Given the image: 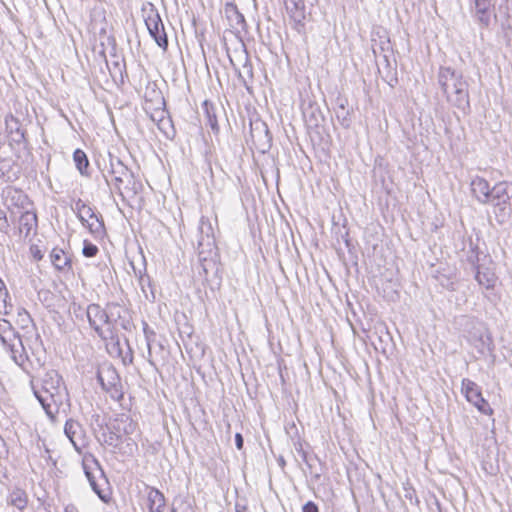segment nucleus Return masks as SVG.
I'll list each match as a JSON object with an SVG mask.
<instances>
[{
  "label": "nucleus",
  "instance_id": "nucleus-5",
  "mask_svg": "<svg viewBox=\"0 0 512 512\" xmlns=\"http://www.w3.org/2000/svg\"><path fill=\"white\" fill-rule=\"evenodd\" d=\"M86 315L91 328L101 339L113 338L112 328H108L109 316L106 308L103 309L99 304H89Z\"/></svg>",
  "mask_w": 512,
  "mask_h": 512
},
{
  "label": "nucleus",
  "instance_id": "nucleus-35",
  "mask_svg": "<svg viewBox=\"0 0 512 512\" xmlns=\"http://www.w3.org/2000/svg\"><path fill=\"white\" fill-rule=\"evenodd\" d=\"M346 104H347V101H345V102L341 101L338 104L337 108L335 109L336 117H337L338 121L340 122V124L344 128H348L351 124L350 113L346 107Z\"/></svg>",
  "mask_w": 512,
  "mask_h": 512
},
{
  "label": "nucleus",
  "instance_id": "nucleus-1",
  "mask_svg": "<svg viewBox=\"0 0 512 512\" xmlns=\"http://www.w3.org/2000/svg\"><path fill=\"white\" fill-rule=\"evenodd\" d=\"M438 83L450 104L463 112L469 109L468 84L461 73L451 67H440Z\"/></svg>",
  "mask_w": 512,
  "mask_h": 512
},
{
  "label": "nucleus",
  "instance_id": "nucleus-9",
  "mask_svg": "<svg viewBox=\"0 0 512 512\" xmlns=\"http://www.w3.org/2000/svg\"><path fill=\"white\" fill-rule=\"evenodd\" d=\"M2 199L4 205L13 213V209L26 210L31 205L27 194L16 187L7 186L2 190Z\"/></svg>",
  "mask_w": 512,
  "mask_h": 512
},
{
  "label": "nucleus",
  "instance_id": "nucleus-39",
  "mask_svg": "<svg viewBox=\"0 0 512 512\" xmlns=\"http://www.w3.org/2000/svg\"><path fill=\"white\" fill-rule=\"evenodd\" d=\"M475 279L479 285L489 289L494 286V275L489 272H481L480 268L476 269Z\"/></svg>",
  "mask_w": 512,
  "mask_h": 512
},
{
  "label": "nucleus",
  "instance_id": "nucleus-40",
  "mask_svg": "<svg viewBox=\"0 0 512 512\" xmlns=\"http://www.w3.org/2000/svg\"><path fill=\"white\" fill-rule=\"evenodd\" d=\"M103 437L104 443L108 446L117 447L122 442V438L111 430H108L107 433H103Z\"/></svg>",
  "mask_w": 512,
  "mask_h": 512
},
{
  "label": "nucleus",
  "instance_id": "nucleus-57",
  "mask_svg": "<svg viewBox=\"0 0 512 512\" xmlns=\"http://www.w3.org/2000/svg\"><path fill=\"white\" fill-rule=\"evenodd\" d=\"M159 99H160V104L164 105L165 104L164 98L160 96Z\"/></svg>",
  "mask_w": 512,
  "mask_h": 512
},
{
  "label": "nucleus",
  "instance_id": "nucleus-28",
  "mask_svg": "<svg viewBox=\"0 0 512 512\" xmlns=\"http://www.w3.org/2000/svg\"><path fill=\"white\" fill-rule=\"evenodd\" d=\"M107 315L109 316L108 328H114V324L118 323L120 318H125L128 310L118 303H108L106 306Z\"/></svg>",
  "mask_w": 512,
  "mask_h": 512
},
{
  "label": "nucleus",
  "instance_id": "nucleus-4",
  "mask_svg": "<svg viewBox=\"0 0 512 512\" xmlns=\"http://www.w3.org/2000/svg\"><path fill=\"white\" fill-rule=\"evenodd\" d=\"M97 379L102 387L112 399L120 401L124 397L121 379L117 370L111 364H105L99 367Z\"/></svg>",
  "mask_w": 512,
  "mask_h": 512
},
{
  "label": "nucleus",
  "instance_id": "nucleus-38",
  "mask_svg": "<svg viewBox=\"0 0 512 512\" xmlns=\"http://www.w3.org/2000/svg\"><path fill=\"white\" fill-rule=\"evenodd\" d=\"M119 418L124 436L132 435L137 429V423L127 414H121Z\"/></svg>",
  "mask_w": 512,
  "mask_h": 512
},
{
  "label": "nucleus",
  "instance_id": "nucleus-62",
  "mask_svg": "<svg viewBox=\"0 0 512 512\" xmlns=\"http://www.w3.org/2000/svg\"><path fill=\"white\" fill-rule=\"evenodd\" d=\"M406 497L412 498L411 493L406 494Z\"/></svg>",
  "mask_w": 512,
  "mask_h": 512
},
{
  "label": "nucleus",
  "instance_id": "nucleus-45",
  "mask_svg": "<svg viewBox=\"0 0 512 512\" xmlns=\"http://www.w3.org/2000/svg\"><path fill=\"white\" fill-rule=\"evenodd\" d=\"M116 325H119L124 330H130L133 324L129 316V313L125 314V318H120Z\"/></svg>",
  "mask_w": 512,
  "mask_h": 512
},
{
  "label": "nucleus",
  "instance_id": "nucleus-63",
  "mask_svg": "<svg viewBox=\"0 0 512 512\" xmlns=\"http://www.w3.org/2000/svg\"><path fill=\"white\" fill-rule=\"evenodd\" d=\"M172 512H176V510L173 508V509H172Z\"/></svg>",
  "mask_w": 512,
  "mask_h": 512
},
{
  "label": "nucleus",
  "instance_id": "nucleus-2",
  "mask_svg": "<svg viewBox=\"0 0 512 512\" xmlns=\"http://www.w3.org/2000/svg\"><path fill=\"white\" fill-rule=\"evenodd\" d=\"M109 166L106 167L107 173L112 177L111 181L115 189H117L122 199H125L124 192L122 191V185L127 184L125 189L127 193H131V196H135L138 192V187L133 180V174L128 167L116 156L111 153L108 154Z\"/></svg>",
  "mask_w": 512,
  "mask_h": 512
},
{
  "label": "nucleus",
  "instance_id": "nucleus-14",
  "mask_svg": "<svg viewBox=\"0 0 512 512\" xmlns=\"http://www.w3.org/2000/svg\"><path fill=\"white\" fill-rule=\"evenodd\" d=\"M250 135L256 146L262 147L263 151L271 146V135L266 123L261 120L250 122Z\"/></svg>",
  "mask_w": 512,
  "mask_h": 512
},
{
  "label": "nucleus",
  "instance_id": "nucleus-8",
  "mask_svg": "<svg viewBox=\"0 0 512 512\" xmlns=\"http://www.w3.org/2000/svg\"><path fill=\"white\" fill-rule=\"evenodd\" d=\"M292 28L305 33L306 6L304 0H282Z\"/></svg>",
  "mask_w": 512,
  "mask_h": 512
},
{
  "label": "nucleus",
  "instance_id": "nucleus-17",
  "mask_svg": "<svg viewBox=\"0 0 512 512\" xmlns=\"http://www.w3.org/2000/svg\"><path fill=\"white\" fill-rule=\"evenodd\" d=\"M302 113L308 127L316 128L324 122V115L315 102L309 101L304 104Z\"/></svg>",
  "mask_w": 512,
  "mask_h": 512
},
{
  "label": "nucleus",
  "instance_id": "nucleus-54",
  "mask_svg": "<svg viewBox=\"0 0 512 512\" xmlns=\"http://www.w3.org/2000/svg\"><path fill=\"white\" fill-rule=\"evenodd\" d=\"M244 69H246L249 74H252V66H251V64L245 63Z\"/></svg>",
  "mask_w": 512,
  "mask_h": 512
},
{
  "label": "nucleus",
  "instance_id": "nucleus-56",
  "mask_svg": "<svg viewBox=\"0 0 512 512\" xmlns=\"http://www.w3.org/2000/svg\"><path fill=\"white\" fill-rule=\"evenodd\" d=\"M65 512H75V507L74 506H67L65 508Z\"/></svg>",
  "mask_w": 512,
  "mask_h": 512
},
{
  "label": "nucleus",
  "instance_id": "nucleus-41",
  "mask_svg": "<svg viewBox=\"0 0 512 512\" xmlns=\"http://www.w3.org/2000/svg\"><path fill=\"white\" fill-rule=\"evenodd\" d=\"M8 299L10 300L8 290H7L6 286H5V283L0 278V302L3 304V308H4V313L5 314L9 313L7 311V307H8V301L7 300Z\"/></svg>",
  "mask_w": 512,
  "mask_h": 512
},
{
  "label": "nucleus",
  "instance_id": "nucleus-48",
  "mask_svg": "<svg viewBox=\"0 0 512 512\" xmlns=\"http://www.w3.org/2000/svg\"><path fill=\"white\" fill-rule=\"evenodd\" d=\"M30 252H31L34 260H36V261H40L43 258L42 251L40 250V248L37 245H32L30 247Z\"/></svg>",
  "mask_w": 512,
  "mask_h": 512
},
{
  "label": "nucleus",
  "instance_id": "nucleus-33",
  "mask_svg": "<svg viewBox=\"0 0 512 512\" xmlns=\"http://www.w3.org/2000/svg\"><path fill=\"white\" fill-rule=\"evenodd\" d=\"M84 469H85V474L89 480L90 486L92 487L93 491L98 495V497L104 503H108L111 499L110 493L101 489L99 484L97 483L94 475L90 471H88L86 467H84Z\"/></svg>",
  "mask_w": 512,
  "mask_h": 512
},
{
  "label": "nucleus",
  "instance_id": "nucleus-23",
  "mask_svg": "<svg viewBox=\"0 0 512 512\" xmlns=\"http://www.w3.org/2000/svg\"><path fill=\"white\" fill-rule=\"evenodd\" d=\"M225 15L233 29L239 30L244 29L246 22L243 14L238 10V7L234 3H226Z\"/></svg>",
  "mask_w": 512,
  "mask_h": 512
},
{
  "label": "nucleus",
  "instance_id": "nucleus-11",
  "mask_svg": "<svg viewBox=\"0 0 512 512\" xmlns=\"http://www.w3.org/2000/svg\"><path fill=\"white\" fill-rule=\"evenodd\" d=\"M470 14L481 29H488L492 19H497L495 4L470 5Z\"/></svg>",
  "mask_w": 512,
  "mask_h": 512
},
{
  "label": "nucleus",
  "instance_id": "nucleus-34",
  "mask_svg": "<svg viewBox=\"0 0 512 512\" xmlns=\"http://www.w3.org/2000/svg\"><path fill=\"white\" fill-rule=\"evenodd\" d=\"M17 335L19 334L13 329L9 321L0 319V341L2 344L11 341Z\"/></svg>",
  "mask_w": 512,
  "mask_h": 512
},
{
  "label": "nucleus",
  "instance_id": "nucleus-59",
  "mask_svg": "<svg viewBox=\"0 0 512 512\" xmlns=\"http://www.w3.org/2000/svg\"><path fill=\"white\" fill-rule=\"evenodd\" d=\"M103 175H104V177H105V179H106V183L109 185V184H110V182H109V180H108L107 176H106L105 174H103Z\"/></svg>",
  "mask_w": 512,
  "mask_h": 512
},
{
  "label": "nucleus",
  "instance_id": "nucleus-3",
  "mask_svg": "<svg viewBox=\"0 0 512 512\" xmlns=\"http://www.w3.org/2000/svg\"><path fill=\"white\" fill-rule=\"evenodd\" d=\"M142 11L144 12V21L150 36L160 48L166 50L168 47V37L158 10L154 4L147 2L143 5Z\"/></svg>",
  "mask_w": 512,
  "mask_h": 512
},
{
  "label": "nucleus",
  "instance_id": "nucleus-53",
  "mask_svg": "<svg viewBox=\"0 0 512 512\" xmlns=\"http://www.w3.org/2000/svg\"><path fill=\"white\" fill-rule=\"evenodd\" d=\"M96 465L98 466V469L101 473V478H103L104 482L107 484V480L105 479L104 472L101 470L99 463L95 460Z\"/></svg>",
  "mask_w": 512,
  "mask_h": 512
},
{
  "label": "nucleus",
  "instance_id": "nucleus-30",
  "mask_svg": "<svg viewBox=\"0 0 512 512\" xmlns=\"http://www.w3.org/2000/svg\"><path fill=\"white\" fill-rule=\"evenodd\" d=\"M465 253L466 261L476 270L479 268V256L480 250L477 244H475L472 239L468 240L467 246L465 245L463 248Z\"/></svg>",
  "mask_w": 512,
  "mask_h": 512
},
{
  "label": "nucleus",
  "instance_id": "nucleus-26",
  "mask_svg": "<svg viewBox=\"0 0 512 512\" xmlns=\"http://www.w3.org/2000/svg\"><path fill=\"white\" fill-rule=\"evenodd\" d=\"M7 503L22 511L27 507L28 495L25 490L15 488L9 493Z\"/></svg>",
  "mask_w": 512,
  "mask_h": 512
},
{
  "label": "nucleus",
  "instance_id": "nucleus-18",
  "mask_svg": "<svg viewBox=\"0 0 512 512\" xmlns=\"http://www.w3.org/2000/svg\"><path fill=\"white\" fill-rule=\"evenodd\" d=\"M472 195L481 204H489L491 187L486 179L475 176L470 182Z\"/></svg>",
  "mask_w": 512,
  "mask_h": 512
},
{
  "label": "nucleus",
  "instance_id": "nucleus-22",
  "mask_svg": "<svg viewBox=\"0 0 512 512\" xmlns=\"http://www.w3.org/2000/svg\"><path fill=\"white\" fill-rule=\"evenodd\" d=\"M10 352L11 358L14 362L22 366L27 356L24 354V346L20 335L13 337L11 341L3 344Z\"/></svg>",
  "mask_w": 512,
  "mask_h": 512
},
{
  "label": "nucleus",
  "instance_id": "nucleus-15",
  "mask_svg": "<svg viewBox=\"0 0 512 512\" xmlns=\"http://www.w3.org/2000/svg\"><path fill=\"white\" fill-rule=\"evenodd\" d=\"M5 126L10 138L11 145H14L15 143L18 145L28 144L26 131L22 128L20 121L12 114H9L5 117Z\"/></svg>",
  "mask_w": 512,
  "mask_h": 512
},
{
  "label": "nucleus",
  "instance_id": "nucleus-46",
  "mask_svg": "<svg viewBox=\"0 0 512 512\" xmlns=\"http://www.w3.org/2000/svg\"><path fill=\"white\" fill-rule=\"evenodd\" d=\"M108 430H111L112 432H114L115 434H118L121 438H123L124 434L122 433L121 421H120L119 416L115 419L112 426L108 427Z\"/></svg>",
  "mask_w": 512,
  "mask_h": 512
},
{
  "label": "nucleus",
  "instance_id": "nucleus-32",
  "mask_svg": "<svg viewBox=\"0 0 512 512\" xmlns=\"http://www.w3.org/2000/svg\"><path fill=\"white\" fill-rule=\"evenodd\" d=\"M143 333H144V336H145V340H146V343H147V350H148V357H147V360H148V363L156 368V362L153 358V353H152V343L155 341V337H156V334L155 332L149 327V325L147 323H144V326H143Z\"/></svg>",
  "mask_w": 512,
  "mask_h": 512
},
{
  "label": "nucleus",
  "instance_id": "nucleus-52",
  "mask_svg": "<svg viewBox=\"0 0 512 512\" xmlns=\"http://www.w3.org/2000/svg\"><path fill=\"white\" fill-rule=\"evenodd\" d=\"M320 478H321V474L320 473H315V474L312 475L311 480L313 482H318L320 480Z\"/></svg>",
  "mask_w": 512,
  "mask_h": 512
},
{
  "label": "nucleus",
  "instance_id": "nucleus-20",
  "mask_svg": "<svg viewBox=\"0 0 512 512\" xmlns=\"http://www.w3.org/2000/svg\"><path fill=\"white\" fill-rule=\"evenodd\" d=\"M135 275L138 277V282L140 285V288L146 298V300L150 302H154L156 300V291H155V285L153 284L150 276L146 274V268H144V271L142 270H136L135 267L132 265Z\"/></svg>",
  "mask_w": 512,
  "mask_h": 512
},
{
  "label": "nucleus",
  "instance_id": "nucleus-12",
  "mask_svg": "<svg viewBox=\"0 0 512 512\" xmlns=\"http://www.w3.org/2000/svg\"><path fill=\"white\" fill-rule=\"evenodd\" d=\"M32 388H33V393L35 396H37L39 394L50 393V392L51 393L60 392V390L67 391L66 387L63 383V379H62L61 375L55 370H51V371H48L45 373V375L42 379V384H41L40 389L36 388L35 385H33Z\"/></svg>",
  "mask_w": 512,
  "mask_h": 512
},
{
  "label": "nucleus",
  "instance_id": "nucleus-43",
  "mask_svg": "<svg viewBox=\"0 0 512 512\" xmlns=\"http://www.w3.org/2000/svg\"><path fill=\"white\" fill-rule=\"evenodd\" d=\"M301 458H302V461L306 464V466L311 470L312 469V460L315 459V460H318V457L315 455L313 457H309L307 452H305L303 449H302V445L300 444L299 445V448H297Z\"/></svg>",
  "mask_w": 512,
  "mask_h": 512
},
{
  "label": "nucleus",
  "instance_id": "nucleus-13",
  "mask_svg": "<svg viewBox=\"0 0 512 512\" xmlns=\"http://www.w3.org/2000/svg\"><path fill=\"white\" fill-rule=\"evenodd\" d=\"M64 433L75 450L80 453L86 446V436L82 425L77 420L69 418L65 422Z\"/></svg>",
  "mask_w": 512,
  "mask_h": 512
},
{
  "label": "nucleus",
  "instance_id": "nucleus-29",
  "mask_svg": "<svg viewBox=\"0 0 512 512\" xmlns=\"http://www.w3.org/2000/svg\"><path fill=\"white\" fill-rule=\"evenodd\" d=\"M86 218L88 219V221H84L83 225L86 226L93 235L97 237L103 236L105 233V226L102 217L98 216L93 211V215Z\"/></svg>",
  "mask_w": 512,
  "mask_h": 512
},
{
  "label": "nucleus",
  "instance_id": "nucleus-51",
  "mask_svg": "<svg viewBox=\"0 0 512 512\" xmlns=\"http://www.w3.org/2000/svg\"><path fill=\"white\" fill-rule=\"evenodd\" d=\"M494 2L493 0H471L470 5H480V4H489Z\"/></svg>",
  "mask_w": 512,
  "mask_h": 512
},
{
  "label": "nucleus",
  "instance_id": "nucleus-47",
  "mask_svg": "<svg viewBox=\"0 0 512 512\" xmlns=\"http://www.w3.org/2000/svg\"><path fill=\"white\" fill-rule=\"evenodd\" d=\"M302 512H319V508L313 501H308L303 505Z\"/></svg>",
  "mask_w": 512,
  "mask_h": 512
},
{
  "label": "nucleus",
  "instance_id": "nucleus-61",
  "mask_svg": "<svg viewBox=\"0 0 512 512\" xmlns=\"http://www.w3.org/2000/svg\"><path fill=\"white\" fill-rule=\"evenodd\" d=\"M406 497L412 498L411 493L406 494Z\"/></svg>",
  "mask_w": 512,
  "mask_h": 512
},
{
  "label": "nucleus",
  "instance_id": "nucleus-55",
  "mask_svg": "<svg viewBox=\"0 0 512 512\" xmlns=\"http://www.w3.org/2000/svg\"><path fill=\"white\" fill-rule=\"evenodd\" d=\"M395 83H397V78H395V77H392V78L388 81V84H389L391 87H394Z\"/></svg>",
  "mask_w": 512,
  "mask_h": 512
},
{
  "label": "nucleus",
  "instance_id": "nucleus-44",
  "mask_svg": "<svg viewBox=\"0 0 512 512\" xmlns=\"http://www.w3.org/2000/svg\"><path fill=\"white\" fill-rule=\"evenodd\" d=\"M10 228V224L6 215V212L0 209V232L7 234Z\"/></svg>",
  "mask_w": 512,
  "mask_h": 512
},
{
  "label": "nucleus",
  "instance_id": "nucleus-42",
  "mask_svg": "<svg viewBox=\"0 0 512 512\" xmlns=\"http://www.w3.org/2000/svg\"><path fill=\"white\" fill-rule=\"evenodd\" d=\"M98 247L90 242L85 241L83 247V255L86 257H94L98 253Z\"/></svg>",
  "mask_w": 512,
  "mask_h": 512
},
{
  "label": "nucleus",
  "instance_id": "nucleus-25",
  "mask_svg": "<svg viewBox=\"0 0 512 512\" xmlns=\"http://www.w3.org/2000/svg\"><path fill=\"white\" fill-rule=\"evenodd\" d=\"M200 239L198 246L201 247L206 242L207 245L214 243L213 228L210 220L207 217L202 216L199 222Z\"/></svg>",
  "mask_w": 512,
  "mask_h": 512
},
{
  "label": "nucleus",
  "instance_id": "nucleus-6",
  "mask_svg": "<svg viewBox=\"0 0 512 512\" xmlns=\"http://www.w3.org/2000/svg\"><path fill=\"white\" fill-rule=\"evenodd\" d=\"M42 408L44 409L46 415L52 422L56 421V416L59 414L60 409L66 404L69 406V395L67 391L55 392V393H46L39 394L35 396Z\"/></svg>",
  "mask_w": 512,
  "mask_h": 512
},
{
  "label": "nucleus",
  "instance_id": "nucleus-60",
  "mask_svg": "<svg viewBox=\"0 0 512 512\" xmlns=\"http://www.w3.org/2000/svg\"><path fill=\"white\" fill-rule=\"evenodd\" d=\"M406 497L412 498L411 493L406 494Z\"/></svg>",
  "mask_w": 512,
  "mask_h": 512
},
{
  "label": "nucleus",
  "instance_id": "nucleus-27",
  "mask_svg": "<svg viewBox=\"0 0 512 512\" xmlns=\"http://www.w3.org/2000/svg\"><path fill=\"white\" fill-rule=\"evenodd\" d=\"M50 259L53 266L59 270L63 271L66 268L71 267V259L65 252L60 248H54L50 253Z\"/></svg>",
  "mask_w": 512,
  "mask_h": 512
},
{
  "label": "nucleus",
  "instance_id": "nucleus-7",
  "mask_svg": "<svg viewBox=\"0 0 512 512\" xmlns=\"http://www.w3.org/2000/svg\"><path fill=\"white\" fill-rule=\"evenodd\" d=\"M462 393L464 394L466 400L470 402L473 406H475L479 412L485 415H491L493 413V409L490 407L489 403L482 397V392L480 387L470 379L464 378L462 380Z\"/></svg>",
  "mask_w": 512,
  "mask_h": 512
},
{
  "label": "nucleus",
  "instance_id": "nucleus-50",
  "mask_svg": "<svg viewBox=\"0 0 512 512\" xmlns=\"http://www.w3.org/2000/svg\"><path fill=\"white\" fill-rule=\"evenodd\" d=\"M235 510L236 512H250L245 504H242L240 502H236L235 504Z\"/></svg>",
  "mask_w": 512,
  "mask_h": 512
},
{
  "label": "nucleus",
  "instance_id": "nucleus-31",
  "mask_svg": "<svg viewBox=\"0 0 512 512\" xmlns=\"http://www.w3.org/2000/svg\"><path fill=\"white\" fill-rule=\"evenodd\" d=\"M73 160L76 168L81 175H88L89 160L86 153L81 149H76L73 153Z\"/></svg>",
  "mask_w": 512,
  "mask_h": 512
},
{
  "label": "nucleus",
  "instance_id": "nucleus-37",
  "mask_svg": "<svg viewBox=\"0 0 512 512\" xmlns=\"http://www.w3.org/2000/svg\"><path fill=\"white\" fill-rule=\"evenodd\" d=\"M478 332V334L471 335L470 340L473 341L474 346L480 351H483L485 348L489 349L491 338L484 334L482 330Z\"/></svg>",
  "mask_w": 512,
  "mask_h": 512
},
{
  "label": "nucleus",
  "instance_id": "nucleus-36",
  "mask_svg": "<svg viewBox=\"0 0 512 512\" xmlns=\"http://www.w3.org/2000/svg\"><path fill=\"white\" fill-rule=\"evenodd\" d=\"M73 210L77 213V216L82 224H84V221H88L86 217L93 215V209L81 199H78V201L75 203Z\"/></svg>",
  "mask_w": 512,
  "mask_h": 512
},
{
  "label": "nucleus",
  "instance_id": "nucleus-24",
  "mask_svg": "<svg viewBox=\"0 0 512 512\" xmlns=\"http://www.w3.org/2000/svg\"><path fill=\"white\" fill-rule=\"evenodd\" d=\"M157 114H159V118H155L154 115H150L151 120L157 124L158 129L167 138H173L175 131L171 119L166 115L165 109H157Z\"/></svg>",
  "mask_w": 512,
  "mask_h": 512
},
{
  "label": "nucleus",
  "instance_id": "nucleus-10",
  "mask_svg": "<svg viewBox=\"0 0 512 512\" xmlns=\"http://www.w3.org/2000/svg\"><path fill=\"white\" fill-rule=\"evenodd\" d=\"M489 204L498 208L499 211H505L507 205L510 206L512 199V182L501 181L496 183L489 194Z\"/></svg>",
  "mask_w": 512,
  "mask_h": 512
},
{
  "label": "nucleus",
  "instance_id": "nucleus-16",
  "mask_svg": "<svg viewBox=\"0 0 512 512\" xmlns=\"http://www.w3.org/2000/svg\"><path fill=\"white\" fill-rule=\"evenodd\" d=\"M202 108L207 119V124L210 126L214 134H218L220 132L218 117L224 114L223 107L209 100H205L202 104Z\"/></svg>",
  "mask_w": 512,
  "mask_h": 512
},
{
  "label": "nucleus",
  "instance_id": "nucleus-19",
  "mask_svg": "<svg viewBox=\"0 0 512 512\" xmlns=\"http://www.w3.org/2000/svg\"><path fill=\"white\" fill-rule=\"evenodd\" d=\"M147 507L149 512H164L166 499L164 494L155 487L145 484Z\"/></svg>",
  "mask_w": 512,
  "mask_h": 512
},
{
  "label": "nucleus",
  "instance_id": "nucleus-49",
  "mask_svg": "<svg viewBox=\"0 0 512 512\" xmlns=\"http://www.w3.org/2000/svg\"><path fill=\"white\" fill-rule=\"evenodd\" d=\"M235 445L238 450H241L243 448L244 439L240 433H236V435H235Z\"/></svg>",
  "mask_w": 512,
  "mask_h": 512
},
{
  "label": "nucleus",
  "instance_id": "nucleus-21",
  "mask_svg": "<svg viewBox=\"0 0 512 512\" xmlns=\"http://www.w3.org/2000/svg\"><path fill=\"white\" fill-rule=\"evenodd\" d=\"M37 222L36 213L26 209L19 218V233L24 234L25 238L29 237L36 231Z\"/></svg>",
  "mask_w": 512,
  "mask_h": 512
},
{
  "label": "nucleus",
  "instance_id": "nucleus-58",
  "mask_svg": "<svg viewBox=\"0 0 512 512\" xmlns=\"http://www.w3.org/2000/svg\"><path fill=\"white\" fill-rule=\"evenodd\" d=\"M152 115L155 116V118H159V114H157V110L155 111V113H153Z\"/></svg>",
  "mask_w": 512,
  "mask_h": 512
}]
</instances>
